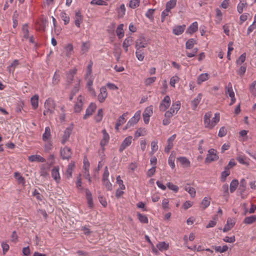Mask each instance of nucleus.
Masks as SVG:
<instances>
[{
	"label": "nucleus",
	"instance_id": "8",
	"mask_svg": "<svg viewBox=\"0 0 256 256\" xmlns=\"http://www.w3.org/2000/svg\"><path fill=\"white\" fill-rule=\"evenodd\" d=\"M132 136H128L126 138L120 146L118 149L119 152H123L126 148L132 144Z\"/></svg>",
	"mask_w": 256,
	"mask_h": 256
},
{
	"label": "nucleus",
	"instance_id": "21",
	"mask_svg": "<svg viewBox=\"0 0 256 256\" xmlns=\"http://www.w3.org/2000/svg\"><path fill=\"white\" fill-rule=\"evenodd\" d=\"M52 138L51 130L49 126H46L44 130V132L42 136V140L44 142H46L50 140Z\"/></svg>",
	"mask_w": 256,
	"mask_h": 256
},
{
	"label": "nucleus",
	"instance_id": "3",
	"mask_svg": "<svg viewBox=\"0 0 256 256\" xmlns=\"http://www.w3.org/2000/svg\"><path fill=\"white\" fill-rule=\"evenodd\" d=\"M180 102L179 100L173 102L170 109L166 112L164 116L171 118L176 114L180 108Z\"/></svg>",
	"mask_w": 256,
	"mask_h": 256
},
{
	"label": "nucleus",
	"instance_id": "12",
	"mask_svg": "<svg viewBox=\"0 0 256 256\" xmlns=\"http://www.w3.org/2000/svg\"><path fill=\"white\" fill-rule=\"evenodd\" d=\"M176 138V134H174L169 138L167 140V146L165 147L164 152L168 153L170 150L173 148L174 142Z\"/></svg>",
	"mask_w": 256,
	"mask_h": 256
},
{
	"label": "nucleus",
	"instance_id": "16",
	"mask_svg": "<svg viewBox=\"0 0 256 256\" xmlns=\"http://www.w3.org/2000/svg\"><path fill=\"white\" fill-rule=\"evenodd\" d=\"M128 114V112H126L124 113L121 116H120L117 120L115 126V128L117 130H118L119 127L124 124L126 122V118Z\"/></svg>",
	"mask_w": 256,
	"mask_h": 256
},
{
	"label": "nucleus",
	"instance_id": "55",
	"mask_svg": "<svg viewBox=\"0 0 256 256\" xmlns=\"http://www.w3.org/2000/svg\"><path fill=\"white\" fill-rule=\"evenodd\" d=\"M153 113V107L152 106H150L146 108L143 113V115L150 116Z\"/></svg>",
	"mask_w": 256,
	"mask_h": 256
},
{
	"label": "nucleus",
	"instance_id": "64",
	"mask_svg": "<svg viewBox=\"0 0 256 256\" xmlns=\"http://www.w3.org/2000/svg\"><path fill=\"white\" fill-rule=\"evenodd\" d=\"M180 80V78L177 76H172L170 79V85L174 88L175 84L178 82Z\"/></svg>",
	"mask_w": 256,
	"mask_h": 256
},
{
	"label": "nucleus",
	"instance_id": "29",
	"mask_svg": "<svg viewBox=\"0 0 256 256\" xmlns=\"http://www.w3.org/2000/svg\"><path fill=\"white\" fill-rule=\"evenodd\" d=\"M86 196L88 202V204L90 208L93 207V201L91 192L88 190H86Z\"/></svg>",
	"mask_w": 256,
	"mask_h": 256
},
{
	"label": "nucleus",
	"instance_id": "17",
	"mask_svg": "<svg viewBox=\"0 0 256 256\" xmlns=\"http://www.w3.org/2000/svg\"><path fill=\"white\" fill-rule=\"evenodd\" d=\"M96 108V106L94 103H91L86 110V112L84 116V119H86L88 117L92 115Z\"/></svg>",
	"mask_w": 256,
	"mask_h": 256
},
{
	"label": "nucleus",
	"instance_id": "24",
	"mask_svg": "<svg viewBox=\"0 0 256 256\" xmlns=\"http://www.w3.org/2000/svg\"><path fill=\"white\" fill-rule=\"evenodd\" d=\"M70 134L71 130L70 128H66L64 130L61 139V143L62 144H64L68 140Z\"/></svg>",
	"mask_w": 256,
	"mask_h": 256
},
{
	"label": "nucleus",
	"instance_id": "45",
	"mask_svg": "<svg viewBox=\"0 0 256 256\" xmlns=\"http://www.w3.org/2000/svg\"><path fill=\"white\" fill-rule=\"evenodd\" d=\"M19 64L18 60H15L10 66L8 67V70L10 72L13 73L16 68Z\"/></svg>",
	"mask_w": 256,
	"mask_h": 256
},
{
	"label": "nucleus",
	"instance_id": "36",
	"mask_svg": "<svg viewBox=\"0 0 256 256\" xmlns=\"http://www.w3.org/2000/svg\"><path fill=\"white\" fill-rule=\"evenodd\" d=\"M90 44L88 42H83L81 46L80 52L82 54H86L89 50Z\"/></svg>",
	"mask_w": 256,
	"mask_h": 256
},
{
	"label": "nucleus",
	"instance_id": "2",
	"mask_svg": "<svg viewBox=\"0 0 256 256\" xmlns=\"http://www.w3.org/2000/svg\"><path fill=\"white\" fill-rule=\"evenodd\" d=\"M55 107L56 104L54 100L50 98H48L44 102V114L47 116L52 114L54 111Z\"/></svg>",
	"mask_w": 256,
	"mask_h": 256
},
{
	"label": "nucleus",
	"instance_id": "23",
	"mask_svg": "<svg viewBox=\"0 0 256 256\" xmlns=\"http://www.w3.org/2000/svg\"><path fill=\"white\" fill-rule=\"evenodd\" d=\"M93 65V62L92 61H90L88 64L86 66V74L84 75V78H94L92 73V67Z\"/></svg>",
	"mask_w": 256,
	"mask_h": 256
},
{
	"label": "nucleus",
	"instance_id": "51",
	"mask_svg": "<svg viewBox=\"0 0 256 256\" xmlns=\"http://www.w3.org/2000/svg\"><path fill=\"white\" fill-rule=\"evenodd\" d=\"M44 142V148L46 152H49L53 148V144L52 140H48Z\"/></svg>",
	"mask_w": 256,
	"mask_h": 256
},
{
	"label": "nucleus",
	"instance_id": "26",
	"mask_svg": "<svg viewBox=\"0 0 256 256\" xmlns=\"http://www.w3.org/2000/svg\"><path fill=\"white\" fill-rule=\"evenodd\" d=\"M28 160L30 162H45L46 160L40 155H32L28 158Z\"/></svg>",
	"mask_w": 256,
	"mask_h": 256
},
{
	"label": "nucleus",
	"instance_id": "18",
	"mask_svg": "<svg viewBox=\"0 0 256 256\" xmlns=\"http://www.w3.org/2000/svg\"><path fill=\"white\" fill-rule=\"evenodd\" d=\"M102 138L100 141V144L102 147H104L108 144L110 140V136L106 130H102Z\"/></svg>",
	"mask_w": 256,
	"mask_h": 256
},
{
	"label": "nucleus",
	"instance_id": "43",
	"mask_svg": "<svg viewBox=\"0 0 256 256\" xmlns=\"http://www.w3.org/2000/svg\"><path fill=\"white\" fill-rule=\"evenodd\" d=\"M146 134V130L144 128H139L138 129L134 134L136 138H138L141 136H144Z\"/></svg>",
	"mask_w": 256,
	"mask_h": 256
},
{
	"label": "nucleus",
	"instance_id": "20",
	"mask_svg": "<svg viewBox=\"0 0 256 256\" xmlns=\"http://www.w3.org/2000/svg\"><path fill=\"white\" fill-rule=\"evenodd\" d=\"M52 176L57 183L60 182V176L59 172V168L58 167H54L52 169Z\"/></svg>",
	"mask_w": 256,
	"mask_h": 256
},
{
	"label": "nucleus",
	"instance_id": "30",
	"mask_svg": "<svg viewBox=\"0 0 256 256\" xmlns=\"http://www.w3.org/2000/svg\"><path fill=\"white\" fill-rule=\"evenodd\" d=\"M210 78V75L207 73L202 74L197 78V84H200L202 82L206 81Z\"/></svg>",
	"mask_w": 256,
	"mask_h": 256
},
{
	"label": "nucleus",
	"instance_id": "63",
	"mask_svg": "<svg viewBox=\"0 0 256 256\" xmlns=\"http://www.w3.org/2000/svg\"><path fill=\"white\" fill-rule=\"evenodd\" d=\"M116 180L117 184L119 186V188L121 190H125V186L124 184L123 180L120 179V176H117Z\"/></svg>",
	"mask_w": 256,
	"mask_h": 256
},
{
	"label": "nucleus",
	"instance_id": "15",
	"mask_svg": "<svg viewBox=\"0 0 256 256\" xmlns=\"http://www.w3.org/2000/svg\"><path fill=\"white\" fill-rule=\"evenodd\" d=\"M84 100V98L82 96H79L77 99V102H76L74 105V111L76 112H80L83 106V101Z\"/></svg>",
	"mask_w": 256,
	"mask_h": 256
},
{
	"label": "nucleus",
	"instance_id": "6",
	"mask_svg": "<svg viewBox=\"0 0 256 256\" xmlns=\"http://www.w3.org/2000/svg\"><path fill=\"white\" fill-rule=\"evenodd\" d=\"M170 104L171 100L170 97L168 96H165L160 104V110L162 112L166 111L170 107Z\"/></svg>",
	"mask_w": 256,
	"mask_h": 256
},
{
	"label": "nucleus",
	"instance_id": "31",
	"mask_svg": "<svg viewBox=\"0 0 256 256\" xmlns=\"http://www.w3.org/2000/svg\"><path fill=\"white\" fill-rule=\"evenodd\" d=\"M177 160L184 167L190 166V162L186 158L180 156L178 158Z\"/></svg>",
	"mask_w": 256,
	"mask_h": 256
},
{
	"label": "nucleus",
	"instance_id": "11",
	"mask_svg": "<svg viewBox=\"0 0 256 256\" xmlns=\"http://www.w3.org/2000/svg\"><path fill=\"white\" fill-rule=\"evenodd\" d=\"M108 96V92L106 88V86H102L100 88V94L98 96V100L100 102H104L106 98Z\"/></svg>",
	"mask_w": 256,
	"mask_h": 256
},
{
	"label": "nucleus",
	"instance_id": "22",
	"mask_svg": "<svg viewBox=\"0 0 256 256\" xmlns=\"http://www.w3.org/2000/svg\"><path fill=\"white\" fill-rule=\"evenodd\" d=\"M202 97V94H198L196 97L191 102V106L193 110H196L200 102Z\"/></svg>",
	"mask_w": 256,
	"mask_h": 256
},
{
	"label": "nucleus",
	"instance_id": "9",
	"mask_svg": "<svg viewBox=\"0 0 256 256\" xmlns=\"http://www.w3.org/2000/svg\"><path fill=\"white\" fill-rule=\"evenodd\" d=\"M84 79L86 80V86L88 88V91L92 95L94 96H96V92L94 88H92L94 78H86Z\"/></svg>",
	"mask_w": 256,
	"mask_h": 256
},
{
	"label": "nucleus",
	"instance_id": "38",
	"mask_svg": "<svg viewBox=\"0 0 256 256\" xmlns=\"http://www.w3.org/2000/svg\"><path fill=\"white\" fill-rule=\"evenodd\" d=\"M216 12L215 22L216 24H219L221 22L222 19V13L218 8L216 9Z\"/></svg>",
	"mask_w": 256,
	"mask_h": 256
},
{
	"label": "nucleus",
	"instance_id": "25",
	"mask_svg": "<svg viewBox=\"0 0 256 256\" xmlns=\"http://www.w3.org/2000/svg\"><path fill=\"white\" fill-rule=\"evenodd\" d=\"M198 30V23L197 22H192L186 30V32L189 34H192Z\"/></svg>",
	"mask_w": 256,
	"mask_h": 256
},
{
	"label": "nucleus",
	"instance_id": "47",
	"mask_svg": "<svg viewBox=\"0 0 256 256\" xmlns=\"http://www.w3.org/2000/svg\"><path fill=\"white\" fill-rule=\"evenodd\" d=\"M74 166V163H70L68 165L66 171V175L68 178H70L72 176V172Z\"/></svg>",
	"mask_w": 256,
	"mask_h": 256
},
{
	"label": "nucleus",
	"instance_id": "13",
	"mask_svg": "<svg viewBox=\"0 0 256 256\" xmlns=\"http://www.w3.org/2000/svg\"><path fill=\"white\" fill-rule=\"evenodd\" d=\"M72 154L71 150L70 148L66 146L60 150V155L62 159L68 160Z\"/></svg>",
	"mask_w": 256,
	"mask_h": 256
},
{
	"label": "nucleus",
	"instance_id": "34",
	"mask_svg": "<svg viewBox=\"0 0 256 256\" xmlns=\"http://www.w3.org/2000/svg\"><path fill=\"white\" fill-rule=\"evenodd\" d=\"M83 18L80 12H76L75 15V24L78 28H80L81 23L82 22Z\"/></svg>",
	"mask_w": 256,
	"mask_h": 256
},
{
	"label": "nucleus",
	"instance_id": "5",
	"mask_svg": "<svg viewBox=\"0 0 256 256\" xmlns=\"http://www.w3.org/2000/svg\"><path fill=\"white\" fill-rule=\"evenodd\" d=\"M218 159V156L216 154V151L214 149L211 148L208 151V154L205 159V162L206 163H210Z\"/></svg>",
	"mask_w": 256,
	"mask_h": 256
},
{
	"label": "nucleus",
	"instance_id": "60",
	"mask_svg": "<svg viewBox=\"0 0 256 256\" xmlns=\"http://www.w3.org/2000/svg\"><path fill=\"white\" fill-rule=\"evenodd\" d=\"M103 117V110L102 109H99L96 115L94 117L95 120L96 122H100L102 120Z\"/></svg>",
	"mask_w": 256,
	"mask_h": 256
},
{
	"label": "nucleus",
	"instance_id": "27",
	"mask_svg": "<svg viewBox=\"0 0 256 256\" xmlns=\"http://www.w3.org/2000/svg\"><path fill=\"white\" fill-rule=\"evenodd\" d=\"M38 100L39 96L38 94H35L31 98L30 104L34 110H36L38 108Z\"/></svg>",
	"mask_w": 256,
	"mask_h": 256
},
{
	"label": "nucleus",
	"instance_id": "40",
	"mask_svg": "<svg viewBox=\"0 0 256 256\" xmlns=\"http://www.w3.org/2000/svg\"><path fill=\"white\" fill-rule=\"evenodd\" d=\"M136 56L138 60L142 61L144 58V50L136 48Z\"/></svg>",
	"mask_w": 256,
	"mask_h": 256
},
{
	"label": "nucleus",
	"instance_id": "56",
	"mask_svg": "<svg viewBox=\"0 0 256 256\" xmlns=\"http://www.w3.org/2000/svg\"><path fill=\"white\" fill-rule=\"evenodd\" d=\"M132 41L133 39L132 37L129 36L126 38L123 42L122 46L129 47L132 44Z\"/></svg>",
	"mask_w": 256,
	"mask_h": 256
},
{
	"label": "nucleus",
	"instance_id": "14",
	"mask_svg": "<svg viewBox=\"0 0 256 256\" xmlns=\"http://www.w3.org/2000/svg\"><path fill=\"white\" fill-rule=\"evenodd\" d=\"M236 224V220L234 218H228L226 224L223 228L224 232H227L230 230Z\"/></svg>",
	"mask_w": 256,
	"mask_h": 256
},
{
	"label": "nucleus",
	"instance_id": "46",
	"mask_svg": "<svg viewBox=\"0 0 256 256\" xmlns=\"http://www.w3.org/2000/svg\"><path fill=\"white\" fill-rule=\"evenodd\" d=\"M140 0H130L128 3V6L131 8L134 9L139 6Z\"/></svg>",
	"mask_w": 256,
	"mask_h": 256
},
{
	"label": "nucleus",
	"instance_id": "50",
	"mask_svg": "<svg viewBox=\"0 0 256 256\" xmlns=\"http://www.w3.org/2000/svg\"><path fill=\"white\" fill-rule=\"evenodd\" d=\"M230 174V170L228 167H225L224 170L222 172L221 180L222 182H224L228 176Z\"/></svg>",
	"mask_w": 256,
	"mask_h": 256
},
{
	"label": "nucleus",
	"instance_id": "37",
	"mask_svg": "<svg viewBox=\"0 0 256 256\" xmlns=\"http://www.w3.org/2000/svg\"><path fill=\"white\" fill-rule=\"evenodd\" d=\"M124 24H119L116 30V34L119 38H122L124 36Z\"/></svg>",
	"mask_w": 256,
	"mask_h": 256
},
{
	"label": "nucleus",
	"instance_id": "44",
	"mask_svg": "<svg viewBox=\"0 0 256 256\" xmlns=\"http://www.w3.org/2000/svg\"><path fill=\"white\" fill-rule=\"evenodd\" d=\"M196 44V40L194 38H190L186 42V49H191Z\"/></svg>",
	"mask_w": 256,
	"mask_h": 256
},
{
	"label": "nucleus",
	"instance_id": "7",
	"mask_svg": "<svg viewBox=\"0 0 256 256\" xmlns=\"http://www.w3.org/2000/svg\"><path fill=\"white\" fill-rule=\"evenodd\" d=\"M141 112L140 110L137 111L134 116H132L127 122L124 129H127L134 124H136L139 120L140 118Z\"/></svg>",
	"mask_w": 256,
	"mask_h": 256
},
{
	"label": "nucleus",
	"instance_id": "42",
	"mask_svg": "<svg viewBox=\"0 0 256 256\" xmlns=\"http://www.w3.org/2000/svg\"><path fill=\"white\" fill-rule=\"evenodd\" d=\"M256 221V216H250L246 217L243 222L246 224H250L254 223Z\"/></svg>",
	"mask_w": 256,
	"mask_h": 256
},
{
	"label": "nucleus",
	"instance_id": "61",
	"mask_svg": "<svg viewBox=\"0 0 256 256\" xmlns=\"http://www.w3.org/2000/svg\"><path fill=\"white\" fill-rule=\"evenodd\" d=\"M218 216H215L213 220H210L208 224L206 226V228H208L214 227L216 224V222L218 220Z\"/></svg>",
	"mask_w": 256,
	"mask_h": 256
},
{
	"label": "nucleus",
	"instance_id": "53",
	"mask_svg": "<svg viewBox=\"0 0 256 256\" xmlns=\"http://www.w3.org/2000/svg\"><path fill=\"white\" fill-rule=\"evenodd\" d=\"M176 1L177 0H170L166 4V8L170 10L176 6Z\"/></svg>",
	"mask_w": 256,
	"mask_h": 256
},
{
	"label": "nucleus",
	"instance_id": "62",
	"mask_svg": "<svg viewBox=\"0 0 256 256\" xmlns=\"http://www.w3.org/2000/svg\"><path fill=\"white\" fill-rule=\"evenodd\" d=\"M174 160L175 156L172 154L168 158V163L172 169H174L175 167Z\"/></svg>",
	"mask_w": 256,
	"mask_h": 256
},
{
	"label": "nucleus",
	"instance_id": "32",
	"mask_svg": "<svg viewBox=\"0 0 256 256\" xmlns=\"http://www.w3.org/2000/svg\"><path fill=\"white\" fill-rule=\"evenodd\" d=\"M74 47L72 44H68L64 46V52L66 56L70 58L72 54Z\"/></svg>",
	"mask_w": 256,
	"mask_h": 256
},
{
	"label": "nucleus",
	"instance_id": "4",
	"mask_svg": "<svg viewBox=\"0 0 256 256\" xmlns=\"http://www.w3.org/2000/svg\"><path fill=\"white\" fill-rule=\"evenodd\" d=\"M225 94L226 97H230L231 98L230 106L232 105L236 102V99L234 96V92L232 90V84L230 82L226 86Z\"/></svg>",
	"mask_w": 256,
	"mask_h": 256
},
{
	"label": "nucleus",
	"instance_id": "54",
	"mask_svg": "<svg viewBox=\"0 0 256 256\" xmlns=\"http://www.w3.org/2000/svg\"><path fill=\"white\" fill-rule=\"evenodd\" d=\"M92 5H98V6H107L108 3L103 0H92L90 2Z\"/></svg>",
	"mask_w": 256,
	"mask_h": 256
},
{
	"label": "nucleus",
	"instance_id": "49",
	"mask_svg": "<svg viewBox=\"0 0 256 256\" xmlns=\"http://www.w3.org/2000/svg\"><path fill=\"white\" fill-rule=\"evenodd\" d=\"M156 247L160 250L163 251L168 248V244L164 242H160L157 244Z\"/></svg>",
	"mask_w": 256,
	"mask_h": 256
},
{
	"label": "nucleus",
	"instance_id": "28",
	"mask_svg": "<svg viewBox=\"0 0 256 256\" xmlns=\"http://www.w3.org/2000/svg\"><path fill=\"white\" fill-rule=\"evenodd\" d=\"M185 28L186 26L184 24L182 26H177L174 28L172 32L174 34L178 36L184 32Z\"/></svg>",
	"mask_w": 256,
	"mask_h": 256
},
{
	"label": "nucleus",
	"instance_id": "57",
	"mask_svg": "<svg viewBox=\"0 0 256 256\" xmlns=\"http://www.w3.org/2000/svg\"><path fill=\"white\" fill-rule=\"evenodd\" d=\"M210 204V199L207 197L204 198L201 202V206L205 209L208 208Z\"/></svg>",
	"mask_w": 256,
	"mask_h": 256
},
{
	"label": "nucleus",
	"instance_id": "41",
	"mask_svg": "<svg viewBox=\"0 0 256 256\" xmlns=\"http://www.w3.org/2000/svg\"><path fill=\"white\" fill-rule=\"evenodd\" d=\"M126 8L124 4H122L117 10L118 16L122 18L125 15Z\"/></svg>",
	"mask_w": 256,
	"mask_h": 256
},
{
	"label": "nucleus",
	"instance_id": "58",
	"mask_svg": "<svg viewBox=\"0 0 256 256\" xmlns=\"http://www.w3.org/2000/svg\"><path fill=\"white\" fill-rule=\"evenodd\" d=\"M138 220L142 223L148 224V218L144 214L138 213Z\"/></svg>",
	"mask_w": 256,
	"mask_h": 256
},
{
	"label": "nucleus",
	"instance_id": "39",
	"mask_svg": "<svg viewBox=\"0 0 256 256\" xmlns=\"http://www.w3.org/2000/svg\"><path fill=\"white\" fill-rule=\"evenodd\" d=\"M28 26L27 24H24L22 26V40H27L28 38Z\"/></svg>",
	"mask_w": 256,
	"mask_h": 256
},
{
	"label": "nucleus",
	"instance_id": "48",
	"mask_svg": "<svg viewBox=\"0 0 256 256\" xmlns=\"http://www.w3.org/2000/svg\"><path fill=\"white\" fill-rule=\"evenodd\" d=\"M158 141L157 140H154L150 144V146H151V152L150 154H153L154 152H156L158 150Z\"/></svg>",
	"mask_w": 256,
	"mask_h": 256
},
{
	"label": "nucleus",
	"instance_id": "10",
	"mask_svg": "<svg viewBox=\"0 0 256 256\" xmlns=\"http://www.w3.org/2000/svg\"><path fill=\"white\" fill-rule=\"evenodd\" d=\"M148 40L144 38H140L136 42V48L143 49L147 46Z\"/></svg>",
	"mask_w": 256,
	"mask_h": 256
},
{
	"label": "nucleus",
	"instance_id": "19",
	"mask_svg": "<svg viewBox=\"0 0 256 256\" xmlns=\"http://www.w3.org/2000/svg\"><path fill=\"white\" fill-rule=\"evenodd\" d=\"M77 68H74L72 69H70L66 74V78L67 82L69 83H71L74 80V76L77 72Z\"/></svg>",
	"mask_w": 256,
	"mask_h": 256
},
{
	"label": "nucleus",
	"instance_id": "33",
	"mask_svg": "<svg viewBox=\"0 0 256 256\" xmlns=\"http://www.w3.org/2000/svg\"><path fill=\"white\" fill-rule=\"evenodd\" d=\"M184 189L188 192L192 198H194L196 192L194 188L191 187L188 184H186L184 186Z\"/></svg>",
	"mask_w": 256,
	"mask_h": 256
},
{
	"label": "nucleus",
	"instance_id": "35",
	"mask_svg": "<svg viewBox=\"0 0 256 256\" xmlns=\"http://www.w3.org/2000/svg\"><path fill=\"white\" fill-rule=\"evenodd\" d=\"M14 177L17 180L18 184L24 186L26 183L25 179L19 172H15L14 173Z\"/></svg>",
	"mask_w": 256,
	"mask_h": 256
},
{
	"label": "nucleus",
	"instance_id": "1",
	"mask_svg": "<svg viewBox=\"0 0 256 256\" xmlns=\"http://www.w3.org/2000/svg\"><path fill=\"white\" fill-rule=\"evenodd\" d=\"M220 114L218 112L215 113L212 117V112H208L204 116V126L206 128L212 130L220 122Z\"/></svg>",
	"mask_w": 256,
	"mask_h": 256
},
{
	"label": "nucleus",
	"instance_id": "59",
	"mask_svg": "<svg viewBox=\"0 0 256 256\" xmlns=\"http://www.w3.org/2000/svg\"><path fill=\"white\" fill-rule=\"evenodd\" d=\"M166 186L168 189L174 191V192H178L179 190V188L176 185L174 184L172 182H168L166 184Z\"/></svg>",
	"mask_w": 256,
	"mask_h": 256
},
{
	"label": "nucleus",
	"instance_id": "52",
	"mask_svg": "<svg viewBox=\"0 0 256 256\" xmlns=\"http://www.w3.org/2000/svg\"><path fill=\"white\" fill-rule=\"evenodd\" d=\"M238 184V181L236 180H234L230 184V190L231 192H233L237 188Z\"/></svg>",
	"mask_w": 256,
	"mask_h": 256
}]
</instances>
